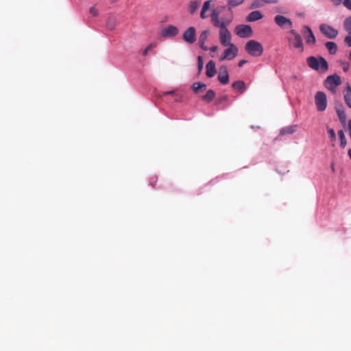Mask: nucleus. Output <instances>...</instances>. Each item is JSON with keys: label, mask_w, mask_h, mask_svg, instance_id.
I'll return each instance as SVG.
<instances>
[{"label": "nucleus", "mask_w": 351, "mask_h": 351, "mask_svg": "<svg viewBox=\"0 0 351 351\" xmlns=\"http://www.w3.org/2000/svg\"><path fill=\"white\" fill-rule=\"evenodd\" d=\"M197 64H198V73H200L204 67V61L202 56H198L197 58Z\"/></svg>", "instance_id": "72a5a7b5"}, {"label": "nucleus", "mask_w": 351, "mask_h": 351, "mask_svg": "<svg viewBox=\"0 0 351 351\" xmlns=\"http://www.w3.org/2000/svg\"><path fill=\"white\" fill-rule=\"evenodd\" d=\"M263 5H264V3L262 1V0H254L251 4L250 8L251 9L258 8H261Z\"/></svg>", "instance_id": "2f4dec72"}, {"label": "nucleus", "mask_w": 351, "mask_h": 351, "mask_svg": "<svg viewBox=\"0 0 351 351\" xmlns=\"http://www.w3.org/2000/svg\"><path fill=\"white\" fill-rule=\"evenodd\" d=\"M182 38L184 41L189 44H193L195 41V29L193 27H189L184 32Z\"/></svg>", "instance_id": "ddd939ff"}, {"label": "nucleus", "mask_w": 351, "mask_h": 351, "mask_svg": "<svg viewBox=\"0 0 351 351\" xmlns=\"http://www.w3.org/2000/svg\"><path fill=\"white\" fill-rule=\"evenodd\" d=\"M289 34L293 36V38L287 37L289 48L298 49L300 53L303 52L304 46L301 36L295 29L290 30Z\"/></svg>", "instance_id": "7ed1b4c3"}, {"label": "nucleus", "mask_w": 351, "mask_h": 351, "mask_svg": "<svg viewBox=\"0 0 351 351\" xmlns=\"http://www.w3.org/2000/svg\"><path fill=\"white\" fill-rule=\"evenodd\" d=\"M226 12L227 18L226 19H221V44L223 46H228L232 45L231 43V34L225 28V25L230 23L232 19V12L230 8H226V7L221 8V12Z\"/></svg>", "instance_id": "f257e3e1"}, {"label": "nucleus", "mask_w": 351, "mask_h": 351, "mask_svg": "<svg viewBox=\"0 0 351 351\" xmlns=\"http://www.w3.org/2000/svg\"><path fill=\"white\" fill-rule=\"evenodd\" d=\"M343 28L349 34H351V16L344 21Z\"/></svg>", "instance_id": "c756f323"}, {"label": "nucleus", "mask_w": 351, "mask_h": 351, "mask_svg": "<svg viewBox=\"0 0 351 351\" xmlns=\"http://www.w3.org/2000/svg\"><path fill=\"white\" fill-rule=\"evenodd\" d=\"M344 42L348 47H351V34L345 37Z\"/></svg>", "instance_id": "4c0bfd02"}, {"label": "nucleus", "mask_w": 351, "mask_h": 351, "mask_svg": "<svg viewBox=\"0 0 351 351\" xmlns=\"http://www.w3.org/2000/svg\"><path fill=\"white\" fill-rule=\"evenodd\" d=\"M275 23L282 29H289L292 27V22L282 15H276L274 18Z\"/></svg>", "instance_id": "9b49d317"}, {"label": "nucleus", "mask_w": 351, "mask_h": 351, "mask_svg": "<svg viewBox=\"0 0 351 351\" xmlns=\"http://www.w3.org/2000/svg\"><path fill=\"white\" fill-rule=\"evenodd\" d=\"M332 1L335 5H337L342 3L343 0H332Z\"/></svg>", "instance_id": "a18cd8bd"}, {"label": "nucleus", "mask_w": 351, "mask_h": 351, "mask_svg": "<svg viewBox=\"0 0 351 351\" xmlns=\"http://www.w3.org/2000/svg\"><path fill=\"white\" fill-rule=\"evenodd\" d=\"M245 50L251 56L258 57L262 55L263 47L258 42L251 40L245 44Z\"/></svg>", "instance_id": "20e7f679"}, {"label": "nucleus", "mask_w": 351, "mask_h": 351, "mask_svg": "<svg viewBox=\"0 0 351 351\" xmlns=\"http://www.w3.org/2000/svg\"><path fill=\"white\" fill-rule=\"evenodd\" d=\"M343 97L346 105L351 108V86L349 84L346 86Z\"/></svg>", "instance_id": "2eb2a0df"}, {"label": "nucleus", "mask_w": 351, "mask_h": 351, "mask_svg": "<svg viewBox=\"0 0 351 351\" xmlns=\"http://www.w3.org/2000/svg\"><path fill=\"white\" fill-rule=\"evenodd\" d=\"M156 181H157V178L153 177L150 179V184L152 186H155V183L156 182Z\"/></svg>", "instance_id": "79ce46f5"}, {"label": "nucleus", "mask_w": 351, "mask_h": 351, "mask_svg": "<svg viewBox=\"0 0 351 351\" xmlns=\"http://www.w3.org/2000/svg\"><path fill=\"white\" fill-rule=\"evenodd\" d=\"M106 25L110 30H113L117 25V19L113 16H110L106 19Z\"/></svg>", "instance_id": "412c9836"}, {"label": "nucleus", "mask_w": 351, "mask_h": 351, "mask_svg": "<svg viewBox=\"0 0 351 351\" xmlns=\"http://www.w3.org/2000/svg\"><path fill=\"white\" fill-rule=\"evenodd\" d=\"M227 47L228 48L223 51V56L221 57V60H231L234 59L238 53V48L234 45H230Z\"/></svg>", "instance_id": "1a4fd4ad"}, {"label": "nucleus", "mask_w": 351, "mask_h": 351, "mask_svg": "<svg viewBox=\"0 0 351 351\" xmlns=\"http://www.w3.org/2000/svg\"><path fill=\"white\" fill-rule=\"evenodd\" d=\"M332 169L333 171H335L333 165H332Z\"/></svg>", "instance_id": "603ef678"}, {"label": "nucleus", "mask_w": 351, "mask_h": 351, "mask_svg": "<svg viewBox=\"0 0 351 351\" xmlns=\"http://www.w3.org/2000/svg\"><path fill=\"white\" fill-rule=\"evenodd\" d=\"M319 30L326 37L330 39H334L338 35V31L327 24L320 25Z\"/></svg>", "instance_id": "6e6552de"}, {"label": "nucleus", "mask_w": 351, "mask_h": 351, "mask_svg": "<svg viewBox=\"0 0 351 351\" xmlns=\"http://www.w3.org/2000/svg\"><path fill=\"white\" fill-rule=\"evenodd\" d=\"M199 3L197 1H193L190 2L189 10L191 14H194L198 9Z\"/></svg>", "instance_id": "cd10ccee"}, {"label": "nucleus", "mask_w": 351, "mask_h": 351, "mask_svg": "<svg viewBox=\"0 0 351 351\" xmlns=\"http://www.w3.org/2000/svg\"><path fill=\"white\" fill-rule=\"evenodd\" d=\"M227 99V97L225 96V97H221V102L223 100V99Z\"/></svg>", "instance_id": "09e8293b"}, {"label": "nucleus", "mask_w": 351, "mask_h": 351, "mask_svg": "<svg viewBox=\"0 0 351 351\" xmlns=\"http://www.w3.org/2000/svg\"><path fill=\"white\" fill-rule=\"evenodd\" d=\"M301 32L303 34L307 45L310 46H314L315 45V37L313 33V31L308 26L303 25L301 29Z\"/></svg>", "instance_id": "0eeeda50"}, {"label": "nucleus", "mask_w": 351, "mask_h": 351, "mask_svg": "<svg viewBox=\"0 0 351 351\" xmlns=\"http://www.w3.org/2000/svg\"><path fill=\"white\" fill-rule=\"evenodd\" d=\"M215 63L210 60L206 66V75L208 77H213L216 74Z\"/></svg>", "instance_id": "4468645a"}, {"label": "nucleus", "mask_w": 351, "mask_h": 351, "mask_svg": "<svg viewBox=\"0 0 351 351\" xmlns=\"http://www.w3.org/2000/svg\"><path fill=\"white\" fill-rule=\"evenodd\" d=\"M153 47H154V45H153V44H150V45H148V46H147V47H146V48L143 51V52H142V55H143V56H145L147 54V53H148L149 50H150Z\"/></svg>", "instance_id": "58836bf2"}, {"label": "nucleus", "mask_w": 351, "mask_h": 351, "mask_svg": "<svg viewBox=\"0 0 351 351\" xmlns=\"http://www.w3.org/2000/svg\"><path fill=\"white\" fill-rule=\"evenodd\" d=\"M337 114L341 124L345 125L346 123V116L345 112L343 110L337 109Z\"/></svg>", "instance_id": "a878e982"}, {"label": "nucleus", "mask_w": 351, "mask_h": 351, "mask_svg": "<svg viewBox=\"0 0 351 351\" xmlns=\"http://www.w3.org/2000/svg\"><path fill=\"white\" fill-rule=\"evenodd\" d=\"M210 1H206L204 2L202 9L200 12V17L202 19H206L208 17V15L206 14V11L210 8Z\"/></svg>", "instance_id": "b1692460"}, {"label": "nucleus", "mask_w": 351, "mask_h": 351, "mask_svg": "<svg viewBox=\"0 0 351 351\" xmlns=\"http://www.w3.org/2000/svg\"><path fill=\"white\" fill-rule=\"evenodd\" d=\"M89 12L92 16H96L98 15V10L95 8V7L93 6L90 8Z\"/></svg>", "instance_id": "e433bc0d"}, {"label": "nucleus", "mask_w": 351, "mask_h": 351, "mask_svg": "<svg viewBox=\"0 0 351 351\" xmlns=\"http://www.w3.org/2000/svg\"><path fill=\"white\" fill-rule=\"evenodd\" d=\"M315 102L318 111H324L327 107L326 95L322 91L317 92L315 95Z\"/></svg>", "instance_id": "423d86ee"}, {"label": "nucleus", "mask_w": 351, "mask_h": 351, "mask_svg": "<svg viewBox=\"0 0 351 351\" xmlns=\"http://www.w3.org/2000/svg\"><path fill=\"white\" fill-rule=\"evenodd\" d=\"M348 58H349L350 61L351 62V51L349 53Z\"/></svg>", "instance_id": "8fccbe9b"}, {"label": "nucleus", "mask_w": 351, "mask_h": 351, "mask_svg": "<svg viewBox=\"0 0 351 351\" xmlns=\"http://www.w3.org/2000/svg\"><path fill=\"white\" fill-rule=\"evenodd\" d=\"M191 88L194 93H197L199 91L205 90L206 85L202 82H194L191 86Z\"/></svg>", "instance_id": "aec40b11"}, {"label": "nucleus", "mask_w": 351, "mask_h": 351, "mask_svg": "<svg viewBox=\"0 0 351 351\" xmlns=\"http://www.w3.org/2000/svg\"><path fill=\"white\" fill-rule=\"evenodd\" d=\"M328 132L330 136V138L334 140L336 138L335 132L333 129L332 128H328Z\"/></svg>", "instance_id": "ea45409f"}, {"label": "nucleus", "mask_w": 351, "mask_h": 351, "mask_svg": "<svg viewBox=\"0 0 351 351\" xmlns=\"http://www.w3.org/2000/svg\"><path fill=\"white\" fill-rule=\"evenodd\" d=\"M217 48H218L217 46H213V47L210 48V50L213 51H215L217 50Z\"/></svg>", "instance_id": "49530a36"}, {"label": "nucleus", "mask_w": 351, "mask_h": 351, "mask_svg": "<svg viewBox=\"0 0 351 351\" xmlns=\"http://www.w3.org/2000/svg\"><path fill=\"white\" fill-rule=\"evenodd\" d=\"M215 97V92L212 90H209L206 92V93L204 95L202 96V100L205 101L207 103H209L214 99Z\"/></svg>", "instance_id": "393cba45"}, {"label": "nucleus", "mask_w": 351, "mask_h": 351, "mask_svg": "<svg viewBox=\"0 0 351 351\" xmlns=\"http://www.w3.org/2000/svg\"><path fill=\"white\" fill-rule=\"evenodd\" d=\"M341 84V77L337 74L328 76L324 81V86L332 93H336L337 87Z\"/></svg>", "instance_id": "39448f33"}, {"label": "nucleus", "mask_w": 351, "mask_h": 351, "mask_svg": "<svg viewBox=\"0 0 351 351\" xmlns=\"http://www.w3.org/2000/svg\"><path fill=\"white\" fill-rule=\"evenodd\" d=\"M296 128H297L296 125H289V126L283 128L280 130V134L282 135L293 134L296 131Z\"/></svg>", "instance_id": "5701e85b"}, {"label": "nucleus", "mask_w": 351, "mask_h": 351, "mask_svg": "<svg viewBox=\"0 0 351 351\" xmlns=\"http://www.w3.org/2000/svg\"><path fill=\"white\" fill-rule=\"evenodd\" d=\"M348 130H349V133H350V138H351V119L349 120V121H348Z\"/></svg>", "instance_id": "c03bdc74"}, {"label": "nucleus", "mask_w": 351, "mask_h": 351, "mask_svg": "<svg viewBox=\"0 0 351 351\" xmlns=\"http://www.w3.org/2000/svg\"><path fill=\"white\" fill-rule=\"evenodd\" d=\"M166 95H171L172 97L173 101H176V102L180 101L181 100V98H182V95L180 93H176L174 90L162 92V94L160 96V97H164V96H166Z\"/></svg>", "instance_id": "6ab92c4d"}, {"label": "nucleus", "mask_w": 351, "mask_h": 351, "mask_svg": "<svg viewBox=\"0 0 351 351\" xmlns=\"http://www.w3.org/2000/svg\"><path fill=\"white\" fill-rule=\"evenodd\" d=\"M232 87L233 89L239 91L240 93H243L246 89L245 82L241 80H238L232 83Z\"/></svg>", "instance_id": "a211bd4d"}, {"label": "nucleus", "mask_w": 351, "mask_h": 351, "mask_svg": "<svg viewBox=\"0 0 351 351\" xmlns=\"http://www.w3.org/2000/svg\"><path fill=\"white\" fill-rule=\"evenodd\" d=\"M111 3H114L116 2L117 0H110Z\"/></svg>", "instance_id": "3c124183"}, {"label": "nucleus", "mask_w": 351, "mask_h": 351, "mask_svg": "<svg viewBox=\"0 0 351 351\" xmlns=\"http://www.w3.org/2000/svg\"><path fill=\"white\" fill-rule=\"evenodd\" d=\"M342 3L347 9L351 10V0H343Z\"/></svg>", "instance_id": "c9c22d12"}, {"label": "nucleus", "mask_w": 351, "mask_h": 351, "mask_svg": "<svg viewBox=\"0 0 351 351\" xmlns=\"http://www.w3.org/2000/svg\"><path fill=\"white\" fill-rule=\"evenodd\" d=\"M244 0H228V4L231 6H237L241 4Z\"/></svg>", "instance_id": "f704fd0d"}, {"label": "nucleus", "mask_w": 351, "mask_h": 351, "mask_svg": "<svg viewBox=\"0 0 351 351\" xmlns=\"http://www.w3.org/2000/svg\"><path fill=\"white\" fill-rule=\"evenodd\" d=\"M236 33L241 38H249L252 34V29L250 25H239L236 27Z\"/></svg>", "instance_id": "9d476101"}, {"label": "nucleus", "mask_w": 351, "mask_h": 351, "mask_svg": "<svg viewBox=\"0 0 351 351\" xmlns=\"http://www.w3.org/2000/svg\"><path fill=\"white\" fill-rule=\"evenodd\" d=\"M348 156H350V159H351V149H350L348 150Z\"/></svg>", "instance_id": "de8ad7c7"}, {"label": "nucleus", "mask_w": 351, "mask_h": 351, "mask_svg": "<svg viewBox=\"0 0 351 351\" xmlns=\"http://www.w3.org/2000/svg\"><path fill=\"white\" fill-rule=\"evenodd\" d=\"M264 4H274L277 3L278 0H262Z\"/></svg>", "instance_id": "a19ab883"}, {"label": "nucleus", "mask_w": 351, "mask_h": 351, "mask_svg": "<svg viewBox=\"0 0 351 351\" xmlns=\"http://www.w3.org/2000/svg\"><path fill=\"white\" fill-rule=\"evenodd\" d=\"M327 50L331 55L335 54L337 51V45L334 42H327L325 44Z\"/></svg>", "instance_id": "4be33fe9"}, {"label": "nucleus", "mask_w": 351, "mask_h": 351, "mask_svg": "<svg viewBox=\"0 0 351 351\" xmlns=\"http://www.w3.org/2000/svg\"><path fill=\"white\" fill-rule=\"evenodd\" d=\"M211 19L215 26L219 27V21L218 19V12L213 10L211 13Z\"/></svg>", "instance_id": "c85d7f7f"}, {"label": "nucleus", "mask_w": 351, "mask_h": 351, "mask_svg": "<svg viewBox=\"0 0 351 351\" xmlns=\"http://www.w3.org/2000/svg\"><path fill=\"white\" fill-rule=\"evenodd\" d=\"M179 33L178 29L172 25H169L161 31L160 35L164 38H171L177 36Z\"/></svg>", "instance_id": "f8f14e48"}, {"label": "nucleus", "mask_w": 351, "mask_h": 351, "mask_svg": "<svg viewBox=\"0 0 351 351\" xmlns=\"http://www.w3.org/2000/svg\"><path fill=\"white\" fill-rule=\"evenodd\" d=\"M208 36H209V32L208 30H204L201 33L199 38V46L202 49H204L205 51H207L208 49V47H206L204 45L205 41L207 39V38L208 37Z\"/></svg>", "instance_id": "dca6fc26"}, {"label": "nucleus", "mask_w": 351, "mask_h": 351, "mask_svg": "<svg viewBox=\"0 0 351 351\" xmlns=\"http://www.w3.org/2000/svg\"><path fill=\"white\" fill-rule=\"evenodd\" d=\"M338 62L340 64V65L344 72L348 71V70L350 69V64L348 62H344L342 60H339Z\"/></svg>", "instance_id": "473e14b6"}, {"label": "nucleus", "mask_w": 351, "mask_h": 351, "mask_svg": "<svg viewBox=\"0 0 351 351\" xmlns=\"http://www.w3.org/2000/svg\"><path fill=\"white\" fill-rule=\"evenodd\" d=\"M263 15L260 11H253L247 16V21H256L263 19Z\"/></svg>", "instance_id": "f3484780"}, {"label": "nucleus", "mask_w": 351, "mask_h": 351, "mask_svg": "<svg viewBox=\"0 0 351 351\" xmlns=\"http://www.w3.org/2000/svg\"><path fill=\"white\" fill-rule=\"evenodd\" d=\"M229 82V76L227 70L225 69L223 75H221V84H226Z\"/></svg>", "instance_id": "7c9ffc66"}, {"label": "nucleus", "mask_w": 351, "mask_h": 351, "mask_svg": "<svg viewBox=\"0 0 351 351\" xmlns=\"http://www.w3.org/2000/svg\"><path fill=\"white\" fill-rule=\"evenodd\" d=\"M247 62V60H241L239 62V64H238V66L239 67H241L243 66L244 64H245Z\"/></svg>", "instance_id": "37998d69"}, {"label": "nucleus", "mask_w": 351, "mask_h": 351, "mask_svg": "<svg viewBox=\"0 0 351 351\" xmlns=\"http://www.w3.org/2000/svg\"><path fill=\"white\" fill-rule=\"evenodd\" d=\"M306 62L308 66L315 71H320L324 73L328 69L327 61L322 56H319L318 58L310 56L307 58Z\"/></svg>", "instance_id": "f03ea898"}, {"label": "nucleus", "mask_w": 351, "mask_h": 351, "mask_svg": "<svg viewBox=\"0 0 351 351\" xmlns=\"http://www.w3.org/2000/svg\"><path fill=\"white\" fill-rule=\"evenodd\" d=\"M338 136L340 140V145L342 148H344L347 144V140L345 136L344 132L343 130H339L338 132Z\"/></svg>", "instance_id": "bb28decb"}]
</instances>
